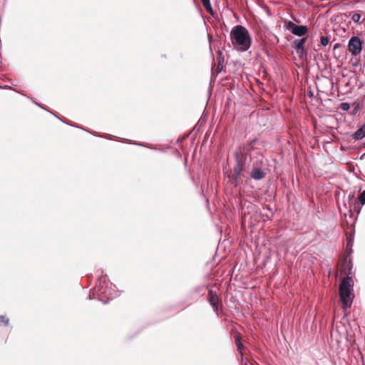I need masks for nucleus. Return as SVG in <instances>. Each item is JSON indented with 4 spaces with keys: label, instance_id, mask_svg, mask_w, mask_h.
I'll return each mask as SVG.
<instances>
[{
    "label": "nucleus",
    "instance_id": "nucleus-25",
    "mask_svg": "<svg viewBox=\"0 0 365 365\" xmlns=\"http://www.w3.org/2000/svg\"><path fill=\"white\" fill-rule=\"evenodd\" d=\"M346 261H347V257H346V258L344 259V264H346Z\"/></svg>",
    "mask_w": 365,
    "mask_h": 365
},
{
    "label": "nucleus",
    "instance_id": "nucleus-26",
    "mask_svg": "<svg viewBox=\"0 0 365 365\" xmlns=\"http://www.w3.org/2000/svg\"><path fill=\"white\" fill-rule=\"evenodd\" d=\"M338 46H339V44H336V45L334 46V48H337V47H338Z\"/></svg>",
    "mask_w": 365,
    "mask_h": 365
},
{
    "label": "nucleus",
    "instance_id": "nucleus-13",
    "mask_svg": "<svg viewBox=\"0 0 365 365\" xmlns=\"http://www.w3.org/2000/svg\"><path fill=\"white\" fill-rule=\"evenodd\" d=\"M9 319L7 317L1 315L0 316V325L4 324L5 326L9 325Z\"/></svg>",
    "mask_w": 365,
    "mask_h": 365
},
{
    "label": "nucleus",
    "instance_id": "nucleus-16",
    "mask_svg": "<svg viewBox=\"0 0 365 365\" xmlns=\"http://www.w3.org/2000/svg\"><path fill=\"white\" fill-rule=\"evenodd\" d=\"M339 108L342 110H345V111H347L349 110L350 108V106L348 103H341L340 104V106Z\"/></svg>",
    "mask_w": 365,
    "mask_h": 365
},
{
    "label": "nucleus",
    "instance_id": "nucleus-21",
    "mask_svg": "<svg viewBox=\"0 0 365 365\" xmlns=\"http://www.w3.org/2000/svg\"><path fill=\"white\" fill-rule=\"evenodd\" d=\"M0 88H4V89H10L11 88V87L9 86H7V85L0 86Z\"/></svg>",
    "mask_w": 365,
    "mask_h": 365
},
{
    "label": "nucleus",
    "instance_id": "nucleus-10",
    "mask_svg": "<svg viewBox=\"0 0 365 365\" xmlns=\"http://www.w3.org/2000/svg\"><path fill=\"white\" fill-rule=\"evenodd\" d=\"M208 294H209V299H208L209 303L210 304H214V303H217V301H218L217 295L216 294H214L211 289H210L208 291Z\"/></svg>",
    "mask_w": 365,
    "mask_h": 365
},
{
    "label": "nucleus",
    "instance_id": "nucleus-27",
    "mask_svg": "<svg viewBox=\"0 0 365 365\" xmlns=\"http://www.w3.org/2000/svg\"><path fill=\"white\" fill-rule=\"evenodd\" d=\"M101 300L104 304H106V303H107V302L103 301V299H101Z\"/></svg>",
    "mask_w": 365,
    "mask_h": 365
},
{
    "label": "nucleus",
    "instance_id": "nucleus-11",
    "mask_svg": "<svg viewBox=\"0 0 365 365\" xmlns=\"http://www.w3.org/2000/svg\"><path fill=\"white\" fill-rule=\"evenodd\" d=\"M201 1H202V4L203 6L205 7V9H206V11L209 13H212V9L210 0H201Z\"/></svg>",
    "mask_w": 365,
    "mask_h": 365
},
{
    "label": "nucleus",
    "instance_id": "nucleus-4",
    "mask_svg": "<svg viewBox=\"0 0 365 365\" xmlns=\"http://www.w3.org/2000/svg\"><path fill=\"white\" fill-rule=\"evenodd\" d=\"M282 22L284 24V28L286 30L290 31L293 35L297 36H303L307 34L308 29L305 25H296L291 21H288L287 19H283Z\"/></svg>",
    "mask_w": 365,
    "mask_h": 365
},
{
    "label": "nucleus",
    "instance_id": "nucleus-24",
    "mask_svg": "<svg viewBox=\"0 0 365 365\" xmlns=\"http://www.w3.org/2000/svg\"><path fill=\"white\" fill-rule=\"evenodd\" d=\"M2 63L1 61V54L0 53V64Z\"/></svg>",
    "mask_w": 365,
    "mask_h": 365
},
{
    "label": "nucleus",
    "instance_id": "nucleus-18",
    "mask_svg": "<svg viewBox=\"0 0 365 365\" xmlns=\"http://www.w3.org/2000/svg\"><path fill=\"white\" fill-rule=\"evenodd\" d=\"M236 346H237V349H238L239 351H240V350H241V349L244 346H243V344H242V343L240 341V340L239 337H237V338H236Z\"/></svg>",
    "mask_w": 365,
    "mask_h": 365
},
{
    "label": "nucleus",
    "instance_id": "nucleus-6",
    "mask_svg": "<svg viewBox=\"0 0 365 365\" xmlns=\"http://www.w3.org/2000/svg\"><path fill=\"white\" fill-rule=\"evenodd\" d=\"M235 159H236V163L233 168V171H234V175H235L233 180H234L235 185H236L238 182V179L240 178L242 176L245 162L239 153L235 154Z\"/></svg>",
    "mask_w": 365,
    "mask_h": 365
},
{
    "label": "nucleus",
    "instance_id": "nucleus-23",
    "mask_svg": "<svg viewBox=\"0 0 365 365\" xmlns=\"http://www.w3.org/2000/svg\"><path fill=\"white\" fill-rule=\"evenodd\" d=\"M263 209H264V210H265V209H266V210H271V208L269 207V205H266V206L263 207Z\"/></svg>",
    "mask_w": 365,
    "mask_h": 365
},
{
    "label": "nucleus",
    "instance_id": "nucleus-1",
    "mask_svg": "<svg viewBox=\"0 0 365 365\" xmlns=\"http://www.w3.org/2000/svg\"><path fill=\"white\" fill-rule=\"evenodd\" d=\"M347 268V275L341 280L339 284V296L344 309H346L351 306L354 298V279L350 276L353 268L351 259H349L348 262Z\"/></svg>",
    "mask_w": 365,
    "mask_h": 365
},
{
    "label": "nucleus",
    "instance_id": "nucleus-9",
    "mask_svg": "<svg viewBox=\"0 0 365 365\" xmlns=\"http://www.w3.org/2000/svg\"><path fill=\"white\" fill-rule=\"evenodd\" d=\"M352 138L355 140H361L365 137V123L352 134Z\"/></svg>",
    "mask_w": 365,
    "mask_h": 365
},
{
    "label": "nucleus",
    "instance_id": "nucleus-8",
    "mask_svg": "<svg viewBox=\"0 0 365 365\" xmlns=\"http://www.w3.org/2000/svg\"><path fill=\"white\" fill-rule=\"evenodd\" d=\"M264 177V173L261 168H255L251 172V178L255 180H262Z\"/></svg>",
    "mask_w": 365,
    "mask_h": 365
},
{
    "label": "nucleus",
    "instance_id": "nucleus-17",
    "mask_svg": "<svg viewBox=\"0 0 365 365\" xmlns=\"http://www.w3.org/2000/svg\"><path fill=\"white\" fill-rule=\"evenodd\" d=\"M358 199L362 205L365 204V190L359 195Z\"/></svg>",
    "mask_w": 365,
    "mask_h": 365
},
{
    "label": "nucleus",
    "instance_id": "nucleus-3",
    "mask_svg": "<svg viewBox=\"0 0 365 365\" xmlns=\"http://www.w3.org/2000/svg\"><path fill=\"white\" fill-rule=\"evenodd\" d=\"M105 282L99 281L98 284L96 287V292L99 297H105L108 299H113L117 297L119 294L115 287L112 285L108 287V285L104 286Z\"/></svg>",
    "mask_w": 365,
    "mask_h": 365
},
{
    "label": "nucleus",
    "instance_id": "nucleus-15",
    "mask_svg": "<svg viewBox=\"0 0 365 365\" xmlns=\"http://www.w3.org/2000/svg\"><path fill=\"white\" fill-rule=\"evenodd\" d=\"M223 63H224L223 58L218 60L217 68V73L221 72V71L222 70Z\"/></svg>",
    "mask_w": 365,
    "mask_h": 365
},
{
    "label": "nucleus",
    "instance_id": "nucleus-2",
    "mask_svg": "<svg viewBox=\"0 0 365 365\" xmlns=\"http://www.w3.org/2000/svg\"><path fill=\"white\" fill-rule=\"evenodd\" d=\"M230 37L233 44L238 46V50L247 51L251 46V38L248 30L242 25H237L232 28Z\"/></svg>",
    "mask_w": 365,
    "mask_h": 365
},
{
    "label": "nucleus",
    "instance_id": "nucleus-5",
    "mask_svg": "<svg viewBox=\"0 0 365 365\" xmlns=\"http://www.w3.org/2000/svg\"><path fill=\"white\" fill-rule=\"evenodd\" d=\"M362 49V41L357 36L351 37L348 42V50L352 56L360 54Z\"/></svg>",
    "mask_w": 365,
    "mask_h": 365
},
{
    "label": "nucleus",
    "instance_id": "nucleus-20",
    "mask_svg": "<svg viewBox=\"0 0 365 365\" xmlns=\"http://www.w3.org/2000/svg\"><path fill=\"white\" fill-rule=\"evenodd\" d=\"M359 109V105L356 104L355 107L352 109L351 114L355 115Z\"/></svg>",
    "mask_w": 365,
    "mask_h": 365
},
{
    "label": "nucleus",
    "instance_id": "nucleus-14",
    "mask_svg": "<svg viewBox=\"0 0 365 365\" xmlns=\"http://www.w3.org/2000/svg\"><path fill=\"white\" fill-rule=\"evenodd\" d=\"M329 38L327 36H322L320 37V43L323 46H326L329 43Z\"/></svg>",
    "mask_w": 365,
    "mask_h": 365
},
{
    "label": "nucleus",
    "instance_id": "nucleus-22",
    "mask_svg": "<svg viewBox=\"0 0 365 365\" xmlns=\"http://www.w3.org/2000/svg\"><path fill=\"white\" fill-rule=\"evenodd\" d=\"M133 144L140 145V146L147 147V145H145V144L141 143H133Z\"/></svg>",
    "mask_w": 365,
    "mask_h": 365
},
{
    "label": "nucleus",
    "instance_id": "nucleus-7",
    "mask_svg": "<svg viewBox=\"0 0 365 365\" xmlns=\"http://www.w3.org/2000/svg\"><path fill=\"white\" fill-rule=\"evenodd\" d=\"M307 40V36L300 38H296L293 42V47L295 48L297 55L299 57H303L307 54L304 49V43Z\"/></svg>",
    "mask_w": 365,
    "mask_h": 365
},
{
    "label": "nucleus",
    "instance_id": "nucleus-28",
    "mask_svg": "<svg viewBox=\"0 0 365 365\" xmlns=\"http://www.w3.org/2000/svg\"><path fill=\"white\" fill-rule=\"evenodd\" d=\"M51 113L54 115V117L59 118L58 116H56V115L53 114V113Z\"/></svg>",
    "mask_w": 365,
    "mask_h": 365
},
{
    "label": "nucleus",
    "instance_id": "nucleus-19",
    "mask_svg": "<svg viewBox=\"0 0 365 365\" xmlns=\"http://www.w3.org/2000/svg\"><path fill=\"white\" fill-rule=\"evenodd\" d=\"M210 305L212 307L214 312H215L216 313V314L217 315V314H218V307H217V303L211 304Z\"/></svg>",
    "mask_w": 365,
    "mask_h": 365
},
{
    "label": "nucleus",
    "instance_id": "nucleus-12",
    "mask_svg": "<svg viewBox=\"0 0 365 365\" xmlns=\"http://www.w3.org/2000/svg\"><path fill=\"white\" fill-rule=\"evenodd\" d=\"M361 16L359 13L358 12H354L351 16V19L354 21V22H356V23H360L361 22Z\"/></svg>",
    "mask_w": 365,
    "mask_h": 365
}]
</instances>
